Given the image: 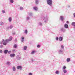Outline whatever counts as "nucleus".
<instances>
[{
	"label": "nucleus",
	"instance_id": "6ab92c4d",
	"mask_svg": "<svg viewBox=\"0 0 75 75\" xmlns=\"http://www.w3.org/2000/svg\"><path fill=\"white\" fill-rule=\"evenodd\" d=\"M71 25L74 26V27H75V22H72L71 24Z\"/></svg>",
	"mask_w": 75,
	"mask_h": 75
},
{
	"label": "nucleus",
	"instance_id": "4468645a",
	"mask_svg": "<svg viewBox=\"0 0 75 75\" xmlns=\"http://www.w3.org/2000/svg\"><path fill=\"white\" fill-rule=\"evenodd\" d=\"M61 31L63 32H65V29L64 28H62L61 29Z\"/></svg>",
	"mask_w": 75,
	"mask_h": 75
},
{
	"label": "nucleus",
	"instance_id": "a18cd8bd",
	"mask_svg": "<svg viewBox=\"0 0 75 75\" xmlns=\"http://www.w3.org/2000/svg\"><path fill=\"white\" fill-rule=\"evenodd\" d=\"M8 54H10V53H11V51H9L8 52Z\"/></svg>",
	"mask_w": 75,
	"mask_h": 75
},
{
	"label": "nucleus",
	"instance_id": "7c9ffc66",
	"mask_svg": "<svg viewBox=\"0 0 75 75\" xmlns=\"http://www.w3.org/2000/svg\"><path fill=\"white\" fill-rule=\"evenodd\" d=\"M56 74H59V71H56L55 72Z\"/></svg>",
	"mask_w": 75,
	"mask_h": 75
},
{
	"label": "nucleus",
	"instance_id": "c85d7f7f",
	"mask_svg": "<svg viewBox=\"0 0 75 75\" xmlns=\"http://www.w3.org/2000/svg\"><path fill=\"white\" fill-rule=\"evenodd\" d=\"M28 33V31H27V30H25L24 33H25V34H27Z\"/></svg>",
	"mask_w": 75,
	"mask_h": 75
},
{
	"label": "nucleus",
	"instance_id": "37998d69",
	"mask_svg": "<svg viewBox=\"0 0 75 75\" xmlns=\"http://www.w3.org/2000/svg\"><path fill=\"white\" fill-rule=\"evenodd\" d=\"M12 34H13V35H14V34H16V32H14L12 33Z\"/></svg>",
	"mask_w": 75,
	"mask_h": 75
},
{
	"label": "nucleus",
	"instance_id": "de8ad7c7",
	"mask_svg": "<svg viewBox=\"0 0 75 75\" xmlns=\"http://www.w3.org/2000/svg\"><path fill=\"white\" fill-rule=\"evenodd\" d=\"M31 62H33V61H34V60L33 59H31Z\"/></svg>",
	"mask_w": 75,
	"mask_h": 75
},
{
	"label": "nucleus",
	"instance_id": "f8f14e48",
	"mask_svg": "<svg viewBox=\"0 0 75 75\" xmlns=\"http://www.w3.org/2000/svg\"><path fill=\"white\" fill-rule=\"evenodd\" d=\"M8 21L9 22H11L12 21V18L11 17H9L8 18Z\"/></svg>",
	"mask_w": 75,
	"mask_h": 75
},
{
	"label": "nucleus",
	"instance_id": "b1692460",
	"mask_svg": "<svg viewBox=\"0 0 75 75\" xmlns=\"http://www.w3.org/2000/svg\"><path fill=\"white\" fill-rule=\"evenodd\" d=\"M12 69L13 71H16V68L14 66L13 67Z\"/></svg>",
	"mask_w": 75,
	"mask_h": 75
},
{
	"label": "nucleus",
	"instance_id": "7ed1b4c3",
	"mask_svg": "<svg viewBox=\"0 0 75 75\" xmlns=\"http://www.w3.org/2000/svg\"><path fill=\"white\" fill-rule=\"evenodd\" d=\"M43 20L44 21L45 23H47V22L48 21V16H46L43 18Z\"/></svg>",
	"mask_w": 75,
	"mask_h": 75
},
{
	"label": "nucleus",
	"instance_id": "49530a36",
	"mask_svg": "<svg viewBox=\"0 0 75 75\" xmlns=\"http://www.w3.org/2000/svg\"><path fill=\"white\" fill-rule=\"evenodd\" d=\"M15 42H17V39H15Z\"/></svg>",
	"mask_w": 75,
	"mask_h": 75
},
{
	"label": "nucleus",
	"instance_id": "5701e85b",
	"mask_svg": "<svg viewBox=\"0 0 75 75\" xmlns=\"http://www.w3.org/2000/svg\"><path fill=\"white\" fill-rule=\"evenodd\" d=\"M67 62H70L71 61V59L69 58H68L67 59Z\"/></svg>",
	"mask_w": 75,
	"mask_h": 75
},
{
	"label": "nucleus",
	"instance_id": "dca6fc26",
	"mask_svg": "<svg viewBox=\"0 0 75 75\" xmlns=\"http://www.w3.org/2000/svg\"><path fill=\"white\" fill-rule=\"evenodd\" d=\"M30 19V17L28 16H27L26 18V20H27V21H28V20H29Z\"/></svg>",
	"mask_w": 75,
	"mask_h": 75
},
{
	"label": "nucleus",
	"instance_id": "e433bc0d",
	"mask_svg": "<svg viewBox=\"0 0 75 75\" xmlns=\"http://www.w3.org/2000/svg\"><path fill=\"white\" fill-rule=\"evenodd\" d=\"M0 48H3V45H0Z\"/></svg>",
	"mask_w": 75,
	"mask_h": 75
},
{
	"label": "nucleus",
	"instance_id": "473e14b6",
	"mask_svg": "<svg viewBox=\"0 0 75 75\" xmlns=\"http://www.w3.org/2000/svg\"><path fill=\"white\" fill-rule=\"evenodd\" d=\"M63 71L64 72V73H67V71L65 69H64L63 70Z\"/></svg>",
	"mask_w": 75,
	"mask_h": 75
},
{
	"label": "nucleus",
	"instance_id": "9d476101",
	"mask_svg": "<svg viewBox=\"0 0 75 75\" xmlns=\"http://www.w3.org/2000/svg\"><path fill=\"white\" fill-rule=\"evenodd\" d=\"M64 27L65 28H68V25L67 24H65L64 25Z\"/></svg>",
	"mask_w": 75,
	"mask_h": 75
},
{
	"label": "nucleus",
	"instance_id": "ea45409f",
	"mask_svg": "<svg viewBox=\"0 0 75 75\" xmlns=\"http://www.w3.org/2000/svg\"><path fill=\"white\" fill-rule=\"evenodd\" d=\"M66 68V67L65 66H64L63 67V69H65Z\"/></svg>",
	"mask_w": 75,
	"mask_h": 75
},
{
	"label": "nucleus",
	"instance_id": "09e8293b",
	"mask_svg": "<svg viewBox=\"0 0 75 75\" xmlns=\"http://www.w3.org/2000/svg\"><path fill=\"white\" fill-rule=\"evenodd\" d=\"M67 24H69V22H68V21H67Z\"/></svg>",
	"mask_w": 75,
	"mask_h": 75
},
{
	"label": "nucleus",
	"instance_id": "f704fd0d",
	"mask_svg": "<svg viewBox=\"0 0 75 75\" xmlns=\"http://www.w3.org/2000/svg\"><path fill=\"white\" fill-rule=\"evenodd\" d=\"M56 41H58V40H59V38H58V37H56Z\"/></svg>",
	"mask_w": 75,
	"mask_h": 75
},
{
	"label": "nucleus",
	"instance_id": "ddd939ff",
	"mask_svg": "<svg viewBox=\"0 0 75 75\" xmlns=\"http://www.w3.org/2000/svg\"><path fill=\"white\" fill-rule=\"evenodd\" d=\"M7 52H8V50H4V54H6L7 53Z\"/></svg>",
	"mask_w": 75,
	"mask_h": 75
},
{
	"label": "nucleus",
	"instance_id": "f03ea898",
	"mask_svg": "<svg viewBox=\"0 0 75 75\" xmlns=\"http://www.w3.org/2000/svg\"><path fill=\"white\" fill-rule=\"evenodd\" d=\"M47 4L48 5L51 7L52 5V0H46Z\"/></svg>",
	"mask_w": 75,
	"mask_h": 75
},
{
	"label": "nucleus",
	"instance_id": "423d86ee",
	"mask_svg": "<svg viewBox=\"0 0 75 75\" xmlns=\"http://www.w3.org/2000/svg\"><path fill=\"white\" fill-rule=\"evenodd\" d=\"M13 25H11L9 27H7V30H9L10 28V29H11L13 28Z\"/></svg>",
	"mask_w": 75,
	"mask_h": 75
},
{
	"label": "nucleus",
	"instance_id": "39448f33",
	"mask_svg": "<svg viewBox=\"0 0 75 75\" xmlns=\"http://www.w3.org/2000/svg\"><path fill=\"white\" fill-rule=\"evenodd\" d=\"M21 56L19 55H17L16 57V59L17 60H20V59H21Z\"/></svg>",
	"mask_w": 75,
	"mask_h": 75
},
{
	"label": "nucleus",
	"instance_id": "0eeeda50",
	"mask_svg": "<svg viewBox=\"0 0 75 75\" xmlns=\"http://www.w3.org/2000/svg\"><path fill=\"white\" fill-rule=\"evenodd\" d=\"M59 41H63V37H60L59 38Z\"/></svg>",
	"mask_w": 75,
	"mask_h": 75
},
{
	"label": "nucleus",
	"instance_id": "8fccbe9b",
	"mask_svg": "<svg viewBox=\"0 0 75 75\" xmlns=\"http://www.w3.org/2000/svg\"><path fill=\"white\" fill-rule=\"evenodd\" d=\"M74 30H75V27H74Z\"/></svg>",
	"mask_w": 75,
	"mask_h": 75
},
{
	"label": "nucleus",
	"instance_id": "a19ab883",
	"mask_svg": "<svg viewBox=\"0 0 75 75\" xmlns=\"http://www.w3.org/2000/svg\"><path fill=\"white\" fill-rule=\"evenodd\" d=\"M12 51L13 52H16V50H12Z\"/></svg>",
	"mask_w": 75,
	"mask_h": 75
},
{
	"label": "nucleus",
	"instance_id": "a878e982",
	"mask_svg": "<svg viewBox=\"0 0 75 75\" xmlns=\"http://www.w3.org/2000/svg\"><path fill=\"white\" fill-rule=\"evenodd\" d=\"M11 64V63H10V62H6V64L7 65H10Z\"/></svg>",
	"mask_w": 75,
	"mask_h": 75
},
{
	"label": "nucleus",
	"instance_id": "79ce46f5",
	"mask_svg": "<svg viewBox=\"0 0 75 75\" xmlns=\"http://www.w3.org/2000/svg\"><path fill=\"white\" fill-rule=\"evenodd\" d=\"M73 16L74 17V18H75V13H74L73 14Z\"/></svg>",
	"mask_w": 75,
	"mask_h": 75
},
{
	"label": "nucleus",
	"instance_id": "2eb2a0df",
	"mask_svg": "<svg viewBox=\"0 0 75 75\" xmlns=\"http://www.w3.org/2000/svg\"><path fill=\"white\" fill-rule=\"evenodd\" d=\"M33 8L35 11H37L38 10V8L36 6H35L33 7Z\"/></svg>",
	"mask_w": 75,
	"mask_h": 75
},
{
	"label": "nucleus",
	"instance_id": "c756f323",
	"mask_svg": "<svg viewBox=\"0 0 75 75\" xmlns=\"http://www.w3.org/2000/svg\"><path fill=\"white\" fill-rule=\"evenodd\" d=\"M10 2L11 3H14V0H10Z\"/></svg>",
	"mask_w": 75,
	"mask_h": 75
},
{
	"label": "nucleus",
	"instance_id": "2f4dec72",
	"mask_svg": "<svg viewBox=\"0 0 75 75\" xmlns=\"http://www.w3.org/2000/svg\"><path fill=\"white\" fill-rule=\"evenodd\" d=\"M19 9L21 11L23 10V7H20L19 8Z\"/></svg>",
	"mask_w": 75,
	"mask_h": 75
},
{
	"label": "nucleus",
	"instance_id": "20e7f679",
	"mask_svg": "<svg viewBox=\"0 0 75 75\" xmlns=\"http://www.w3.org/2000/svg\"><path fill=\"white\" fill-rule=\"evenodd\" d=\"M58 53L59 54H62L64 53V50L61 49L59 50L58 51Z\"/></svg>",
	"mask_w": 75,
	"mask_h": 75
},
{
	"label": "nucleus",
	"instance_id": "bb28decb",
	"mask_svg": "<svg viewBox=\"0 0 75 75\" xmlns=\"http://www.w3.org/2000/svg\"><path fill=\"white\" fill-rule=\"evenodd\" d=\"M61 48L62 49H61L63 50H64V45H61Z\"/></svg>",
	"mask_w": 75,
	"mask_h": 75
},
{
	"label": "nucleus",
	"instance_id": "c03bdc74",
	"mask_svg": "<svg viewBox=\"0 0 75 75\" xmlns=\"http://www.w3.org/2000/svg\"><path fill=\"white\" fill-rule=\"evenodd\" d=\"M29 75H32V74L31 73H30L28 74Z\"/></svg>",
	"mask_w": 75,
	"mask_h": 75
},
{
	"label": "nucleus",
	"instance_id": "393cba45",
	"mask_svg": "<svg viewBox=\"0 0 75 75\" xmlns=\"http://www.w3.org/2000/svg\"><path fill=\"white\" fill-rule=\"evenodd\" d=\"M0 25H4V23L3 22H0Z\"/></svg>",
	"mask_w": 75,
	"mask_h": 75
},
{
	"label": "nucleus",
	"instance_id": "412c9836",
	"mask_svg": "<svg viewBox=\"0 0 75 75\" xmlns=\"http://www.w3.org/2000/svg\"><path fill=\"white\" fill-rule=\"evenodd\" d=\"M38 25H40V26H42V23L41 22H39L38 23Z\"/></svg>",
	"mask_w": 75,
	"mask_h": 75
},
{
	"label": "nucleus",
	"instance_id": "9b49d317",
	"mask_svg": "<svg viewBox=\"0 0 75 75\" xmlns=\"http://www.w3.org/2000/svg\"><path fill=\"white\" fill-rule=\"evenodd\" d=\"M24 41V37H21V41L22 42H23Z\"/></svg>",
	"mask_w": 75,
	"mask_h": 75
},
{
	"label": "nucleus",
	"instance_id": "1a4fd4ad",
	"mask_svg": "<svg viewBox=\"0 0 75 75\" xmlns=\"http://www.w3.org/2000/svg\"><path fill=\"white\" fill-rule=\"evenodd\" d=\"M60 18L61 21H63L64 19V16H60Z\"/></svg>",
	"mask_w": 75,
	"mask_h": 75
},
{
	"label": "nucleus",
	"instance_id": "72a5a7b5",
	"mask_svg": "<svg viewBox=\"0 0 75 75\" xmlns=\"http://www.w3.org/2000/svg\"><path fill=\"white\" fill-rule=\"evenodd\" d=\"M29 14L30 16H33V14L32 13H29Z\"/></svg>",
	"mask_w": 75,
	"mask_h": 75
},
{
	"label": "nucleus",
	"instance_id": "a211bd4d",
	"mask_svg": "<svg viewBox=\"0 0 75 75\" xmlns=\"http://www.w3.org/2000/svg\"><path fill=\"white\" fill-rule=\"evenodd\" d=\"M27 46H24L23 47V50H24V51L26 50H27Z\"/></svg>",
	"mask_w": 75,
	"mask_h": 75
},
{
	"label": "nucleus",
	"instance_id": "c9c22d12",
	"mask_svg": "<svg viewBox=\"0 0 75 75\" xmlns=\"http://www.w3.org/2000/svg\"><path fill=\"white\" fill-rule=\"evenodd\" d=\"M2 12L3 13H6V12L5 11H4V10H2Z\"/></svg>",
	"mask_w": 75,
	"mask_h": 75
},
{
	"label": "nucleus",
	"instance_id": "f3484780",
	"mask_svg": "<svg viewBox=\"0 0 75 75\" xmlns=\"http://www.w3.org/2000/svg\"><path fill=\"white\" fill-rule=\"evenodd\" d=\"M35 3L36 4H38L39 3V1L38 0H36L35 1Z\"/></svg>",
	"mask_w": 75,
	"mask_h": 75
},
{
	"label": "nucleus",
	"instance_id": "4be33fe9",
	"mask_svg": "<svg viewBox=\"0 0 75 75\" xmlns=\"http://www.w3.org/2000/svg\"><path fill=\"white\" fill-rule=\"evenodd\" d=\"M15 56V54H11L10 55V57H13Z\"/></svg>",
	"mask_w": 75,
	"mask_h": 75
},
{
	"label": "nucleus",
	"instance_id": "cd10ccee",
	"mask_svg": "<svg viewBox=\"0 0 75 75\" xmlns=\"http://www.w3.org/2000/svg\"><path fill=\"white\" fill-rule=\"evenodd\" d=\"M17 46H17V44H15L14 45L13 47L15 48H17Z\"/></svg>",
	"mask_w": 75,
	"mask_h": 75
},
{
	"label": "nucleus",
	"instance_id": "f257e3e1",
	"mask_svg": "<svg viewBox=\"0 0 75 75\" xmlns=\"http://www.w3.org/2000/svg\"><path fill=\"white\" fill-rule=\"evenodd\" d=\"M12 38H13V37H10L9 39H7L5 40L4 39H3L2 40V41L1 42L0 44H1L3 43L4 45H6L7 44L9 41H10L12 40Z\"/></svg>",
	"mask_w": 75,
	"mask_h": 75
},
{
	"label": "nucleus",
	"instance_id": "58836bf2",
	"mask_svg": "<svg viewBox=\"0 0 75 75\" xmlns=\"http://www.w3.org/2000/svg\"><path fill=\"white\" fill-rule=\"evenodd\" d=\"M37 48H40V45H37Z\"/></svg>",
	"mask_w": 75,
	"mask_h": 75
},
{
	"label": "nucleus",
	"instance_id": "4c0bfd02",
	"mask_svg": "<svg viewBox=\"0 0 75 75\" xmlns=\"http://www.w3.org/2000/svg\"><path fill=\"white\" fill-rule=\"evenodd\" d=\"M3 53V50L0 49V54H2Z\"/></svg>",
	"mask_w": 75,
	"mask_h": 75
},
{
	"label": "nucleus",
	"instance_id": "6e6552de",
	"mask_svg": "<svg viewBox=\"0 0 75 75\" xmlns=\"http://www.w3.org/2000/svg\"><path fill=\"white\" fill-rule=\"evenodd\" d=\"M17 69L22 70V67L21 66H18L17 67Z\"/></svg>",
	"mask_w": 75,
	"mask_h": 75
},
{
	"label": "nucleus",
	"instance_id": "aec40b11",
	"mask_svg": "<svg viewBox=\"0 0 75 75\" xmlns=\"http://www.w3.org/2000/svg\"><path fill=\"white\" fill-rule=\"evenodd\" d=\"M34 53H35V51L33 50L32 51L31 54L32 55H33V54H34Z\"/></svg>",
	"mask_w": 75,
	"mask_h": 75
}]
</instances>
